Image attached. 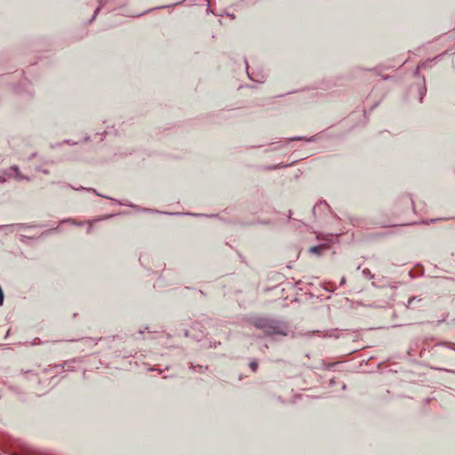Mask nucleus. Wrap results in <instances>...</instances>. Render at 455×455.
Instances as JSON below:
<instances>
[{
	"label": "nucleus",
	"instance_id": "f257e3e1",
	"mask_svg": "<svg viewBox=\"0 0 455 455\" xmlns=\"http://www.w3.org/2000/svg\"><path fill=\"white\" fill-rule=\"evenodd\" d=\"M251 323L259 330H261L266 336L286 337L291 332L290 324L281 319L271 317H255L251 320Z\"/></svg>",
	"mask_w": 455,
	"mask_h": 455
},
{
	"label": "nucleus",
	"instance_id": "f03ea898",
	"mask_svg": "<svg viewBox=\"0 0 455 455\" xmlns=\"http://www.w3.org/2000/svg\"><path fill=\"white\" fill-rule=\"evenodd\" d=\"M316 239L319 241H324V243L310 247L308 249V252L315 254L317 256H321L323 251L328 250V243H331L332 241L333 236L331 235H324L323 234H319L316 235Z\"/></svg>",
	"mask_w": 455,
	"mask_h": 455
},
{
	"label": "nucleus",
	"instance_id": "7ed1b4c3",
	"mask_svg": "<svg viewBox=\"0 0 455 455\" xmlns=\"http://www.w3.org/2000/svg\"><path fill=\"white\" fill-rule=\"evenodd\" d=\"M4 175L8 178H13L15 180H26L27 177L22 176L20 172L19 167L17 165L11 166L8 170H6L4 172Z\"/></svg>",
	"mask_w": 455,
	"mask_h": 455
},
{
	"label": "nucleus",
	"instance_id": "20e7f679",
	"mask_svg": "<svg viewBox=\"0 0 455 455\" xmlns=\"http://www.w3.org/2000/svg\"><path fill=\"white\" fill-rule=\"evenodd\" d=\"M108 1L109 0H99V6L97 7V9L95 10L92 17L89 20L90 23L92 22L96 19V17H97L98 13L100 12V9L102 7H104L108 4Z\"/></svg>",
	"mask_w": 455,
	"mask_h": 455
},
{
	"label": "nucleus",
	"instance_id": "39448f33",
	"mask_svg": "<svg viewBox=\"0 0 455 455\" xmlns=\"http://www.w3.org/2000/svg\"><path fill=\"white\" fill-rule=\"evenodd\" d=\"M129 206H131V207H132V208H136V209H138L139 211H141V212H156V213L172 214V215H178V214H180L179 212H176V213H170V212H165L155 211V210L148 209V208L140 209L138 206L133 205V204H129Z\"/></svg>",
	"mask_w": 455,
	"mask_h": 455
},
{
	"label": "nucleus",
	"instance_id": "423d86ee",
	"mask_svg": "<svg viewBox=\"0 0 455 455\" xmlns=\"http://www.w3.org/2000/svg\"><path fill=\"white\" fill-rule=\"evenodd\" d=\"M67 188H72V189H74V190H78V191H80V190L92 191L94 194H96V195H97V196H101V197H104V198H108V199H111V198H110V197H108V196H103V195H101V194L98 193V192H97L95 189H93V188H84V187L74 188V187H73V186H71V185H68V186H67Z\"/></svg>",
	"mask_w": 455,
	"mask_h": 455
},
{
	"label": "nucleus",
	"instance_id": "0eeeda50",
	"mask_svg": "<svg viewBox=\"0 0 455 455\" xmlns=\"http://www.w3.org/2000/svg\"><path fill=\"white\" fill-rule=\"evenodd\" d=\"M305 140L307 142H314L317 140V135L311 136L310 138L296 136V137H292V138L289 139L290 141H299V140Z\"/></svg>",
	"mask_w": 455,
	"mask_h": 455
},
{
	"label": "nucleus",
	"instance_id": "6e6552de",
	"mask_svg": "<svg viewBox=\"0 0 455 455\" xmlns=\"http://www.w3.org/2000/svg\"><path fill=\"white\" fill-rule=\"evenodd\" d=\"M418 91H419V101H421L424 95L426 94V92H427L424 77L422 78V84L420 86H419Z\"/></svg>",
	"mask_w": 455,
	"mask_h": 455
},
{
	"label": "nucleus",
	"instance_id": "1a4fd4ad",
	"mask_svg": "<svg viewBox=\"0 0 455 455\" xmlns=\"http://www.w3.org/2000/svg\"><path fill=\"white\" fill-rule=\"evenodd\" d=\"M191 370L193 371H196L198 372H204V371H206L208 369V366H204V365H195L193 363H191L190 367H189Z\"/></svg>",
	"mask_w": 455,
	"mask_h": 455
},
{
	"label": "nucleus",
	"instance_id": "9d476101",
	"mask_svg": "<svg viewBox=\"0 0 455 455\" xmlns=\"http://www.w3.org/2000/svg\"><path fill=\"white\" fill-rule=\"evenodd\" d=\"M275 146L272 148H269V149H266L265 152H270V151H275V150H278V149H281L283 147H284L287 142H283V141H278L276 143H275Z\"/></svg>",
	"mask_w": 455,
	"mask_h": 455
},
{
	"label": "nucleus",
	"instance_id": "9b49d317",
	"mask_svg": "<svg viewBox=\"0 0 455 455\" xmlns=\"http://www.w3.org/2000/svg\"><path fill=\"white\" fill-rule=\"evenodd\" d=\"M62 222H68V223H70L75 226H82L84 224L83 222L76 221V220H73V219H67V220H64Z\"/></svg>",
	"mask_w": 455,
	"mask_h": 455
},
{
	"label": "nucleus",
	"instance_id": "f8f14e48",
	"mask_svg": "<svg viewBox=\"0 0 455 455\" xmlns=\"http://www.w3.org/2000/svg\"><path fill=\"white\" fill-rule=\"evenodd\" d=\"M327 204L325 203H320L314 206L313 212L315 213L317 209L326 208Z\"/></svg>",
	"mask_w": 455,
	"mask_h": 455
},
{
	"label": "nucleus",
	"instance_id": "ddd939ff",
	"mask_svg": "<svg viewBox=\"0 0 455 455\" xmlns=\"http://www.w3.org/2000/svg\"><path fill=\"white\" fill-rule=\"evenodd\" d=\"M249 366L252 371H256L258 369V363L256 362H251Z\"/></svg>",
	"mask_w": 455,
	"mask_h": 455
},
{
	"label": "nucleus",
	"instance_id": "4468645a",
	"mask_svg": "<svg viewBox=\"0 0 455 455\" xmlns=\"http://www.w3.org/2000/svg\"><path fill=\"white\" fill-rule=\"evenodd\" d=\"M4 294L2 287L0 286V306H2L4 304Z\"/></svg>",
	"mask_w": 455,
	"mask_h": 455
},
{
	"label": "nucleus",
	"instance_id": "2eb2a0df",
	"mask_svg": "<svg viewBox=\"0 0 455 455\" xmlns=\"http://www.w3.org/2000/svg\"><path fill=\"white\" fill-rule=\"evenodd\" d=\"M363 274L365 276H368V275H369V276H370V278H373V275H371L370 270H369V269H367V268H366V269H363Z\"/></svg>",
	"mask_w": 455,
	"mask_h": 455
},
{
	"label": "nucleus",
	"instance_id": "dca6fc26",
	"mask_svg": "<svg viewBox=\"0 0 455 455\" xmlns=\"http://www.w3.org/2000/svg\"><path fill=\"white\" fill-rule=\"evenodd\" d=\"M425 66H426V63H422L421 65H419L417 67V69L415 70V76H418L419 68H422V67H425Z\"/></svg>",
	"mask_w": 455,
	"mask_h": 455
},
{
	"label": "nucleus",
	"instance_id": "f3484780",
	"mask_svg": "<svg viewBox=\"0 0 455 455\" xmlns=\"http://www.w3.org/2000/svg\"><path fill=\"white\" fill-rule=\"evenodd\" d=\"M247 74H248V76L251 80H253V81H257V82H259V80L256 79V78H253L251 74L249 73V69L247 68Z\"/></svg>",
	"mask_w": 455,
	"mask_h": 455
},
{
	"label": "nucleus",
	"instance_id": "a211bd4d",
	"mask_svg": "<svg viewBox=\"0 0 455 455\" xmlns=\"http://www.w3.org/2000/svg\"><path fill=\"white\" fill-rule=\"evenodd\" d=\"M92 223H91V222H89V227H88V228H87V233H88V234H89V233H91V232H92Z\"/></svg>",
	"mask_w": 455,
	"mask_h": 455
},
{
	"label": "nucleus",
	"instance_id": "6ab92c4d",
	"mask_svg": "<svg viewBox=\"0 0 455 455\" xmlns=\"http://www.w3.org/2000/svg\"><path fill=\"white\" fill-rule=\"evenodd\" d=\"M6 181V178L4 176H0V183H4Z\"/></svg>",
	"mask_w": 455,
	"mask_h": 455
},
{
	"label": "nucleus",
	"instance_id": "aec40b11",
	"mask_svg": "<svg viewBox=\"0 0 455 455\" xmlns=\"http://www.w3.org/2000/svg\"><path fill=\"white\" fill-rule=\"evenodd\" d=\"M276 168H277V166H270V167H268L267 169H269V170H274V169H276Z\"/></svg>",
	"mask_w": 455,
	"mask_h": 455
},
{
	"label": "nucleus",
	"instance_id": "412c9836",
	"mask_svg": "<svg viewBox=\"0 0 455 455\" xmlns=\"http://www.w3.org/2000/svg\"><path fill=\"white\" fill-rule=\"evenodd\" d=\"M188 215H193V216H200V214H196V213H188Z\"/></svg>",
	"mask_w": 455,
	"mask_h": 455
},
{
	"label": "nucleus",
	"instance_id": "4be33fe9",
	"mask_svg": "<svg viewBox=\"0 0 455 455\" xmlns=\"http://www.w3.org/2000/svg\"><path fill=\"white\" fill-rule=\"evenodd\" d=\"M185 336L188 337V331L186 330L185 332H184Z\"/></svg>",
	"mask_w": 455,
	"mask_h": 455
},
{
	"label": "nucleus",
	"instance_id": "5701e85b",
	"mask_svg": "<svg viewBox=\"0 0 455 455\" xmlns=\"http://www.w3.org/2000/svg\"><path fill=\"white\" fill-rule=\"evenodd\" d=\"M415 299V298H412L411 299H409V305Z\"/></svg>",
	"mask_w": 455,
	"mask_h": 455
},
{
	"label": "nucleus",
	"instance_id": "b1692460",
	"mask_svg": "<svg viewBox=\"0 0 455 455\" xmlns=\"http://www.w3.org/2000/svg\"><path fill=\"white\" fill-rule=\"evenodd\" d=\"M110 217H112V215H109V216L104 217V218H102V220L109 219Z\"/></svg>",
	"mask_w": 455,
	"mask_h": 455
},
{
	"label": "nucleus",
	"instance_id": "393cba45",
	"mask_svg": "<svg viewBox=\"0 0 455 455\" xmlns=\"http://www.w3.org/2000/svg\"><path fill=\"white\" fill-rule=\"evenodd\" d=\"M44 173L47 174L48 173V171L47 170H43L42 171Z\"/></svg>",
	"mask_w": 455,
	"mask_h": 455
},
{
	"label": "nucleus",
	"instance_id": "a878e982",
	"mask_svg": "<svg viewBox=\"0 0 455 455\" xmlns=\"http://www.w3.org/2000/svg\"><path fill=\"white\" fill-rule=\"evenodd\" d=\"M118 204H121V205H125L126 204L121 203V202H118Z\"/></svg>",
	"mask_w": 455,
	"mask_h": 455
},
{
	"label": "nucleus",
	"instance_id": "bb28decb",
	"mask_svg": "<svg viewBox=\"0 0 455 455\" xmlns=\"http://www.w3.org/2000/svg\"><path fill=\"white\" fill-rule=\"evenodd\" d=\"M218 345H220V342H218ZM217 347V343L214 344V347Z\"/></svg>",
	"mask_w": 455,
	"mask_h": 455
}]
</instances>
